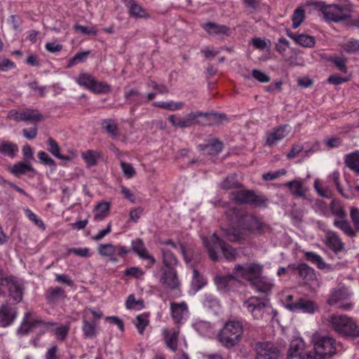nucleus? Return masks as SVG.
I'll use <instances>...</instances> for the list:
<instances>
[{
	"label": "nucleus",
	"instance_id": "1",
	"mask_svg": "<svg viewBox=\"0 0 359 359\" xmlns=\"http://www.w3.org/2000/svg\"><path fill=\"white\" fill-rule=\"evenodd\" d=\"M225 217L229 222V228L226 229L229 240L236 241L241 239V229L252 233H262L264 224L257 217L243 214L237 208H231L226 210Z\"/></svg>",
	"mask_w": 359,
	"mask_h": 359
},
{
	"label": "nucleus",
	"instance_id": "2",
	"mask_svg": "<svg viewBox=\"0 0 359 359\" xmlns=\"http://www.w3.org/2000/svg\"><path fill=\"white\" fill-rule=\"evenodd\" d=\"M329 324L338 335L346 339L359 337V326L356 320L347 315L333 314L329 318Z\"/></svg>",
	"mask_w": 359,
	"mask_h": 359
},
{
	"label": "nucleus",
	"instance_id": "3",
	"mask_svg": "<svg viewBox=\"0 0 359 359\" xmlns=\"http://www.w3.org/2000/svg\"><path fill=\"white\" fill-rule=\"evenodd\" d=\"M208 118L209 121L214 123H219L226 119V116L222 113H203L201 111H192L184 117L177 116L175 114H171L168 120L170 123L177 128H187L198 123L199 117Z\"/></svg>",
	"mask_w": 359,
	"mask_h": 359
},
{
	"label": "nucleus",
	"instance_id": "4",
	"mask_svg": "<svg viewBox=\"0 0 359 359\" xmlns=\"http://www.w3.org/2000/svg\"><path fill=\"white\" fill-rule=\"evenodd\" d=\"M203 243L207 250L208 256L212 261L219 259L218 252H222L224 257L231 261L235 259L236 250L229 244L221 240L215 233L209 237L202 238Z\"/></svg>",
	"mask_w": 359,
	"mask_h": 359
},
{
	"label": "nucleus",
	"instance_id": "5",
	"mask_svg": "<svg viewBox=\"0 0 359 359\" xmlns=\"http://www.w3.org/2000/svg\"><path fill=\"white\" fill-rule=\"evenodd\" d=\"M243 333V326L241 321L229 320L219 332L217 339L221 344L231 348L239 344Z\"/></svg>",
	"mask_w": 359,
	"mask_h": 359
},
{
	"label": "nucleus",
	"instance_id": "6",
	"mask_svg": "<svg viewBox=\"0 0 359 359\" xmlns=\"http://www.w3.org/2000/svg\"><path fill=\"white\" fill-rule=\"evenodd\" d=\"M285 306L287 310L294 313L313 314L318 311V306L314 301L304 297L294 300L292 295L287 296Z\"/></svg>",
	"mask_w": 359,
	"mask_h": 359
},
{
	"label": "nucleus",
	"instance_id": "7",
	"mask_svg": "<svg viewBox=\"0 0 359 359\" xmlns=\"http://www.w3.org/2000/svg\"><path fill=\"white\" fill-rule=\"evenodd\" d=\"M231 199L239 204H248L255 208L266 205V198L262 195L257 194L254 190L241 189L233 191Z\"/></svg>",
	"mask_w": 359,
	"mask_h": 359
},
{
	"label": "nucleus",
	"instance_id": "8",
	"mask_svg": "<svg viewBox=\"0 0 359 359\" xmlns=\"http://www.w3.org/2000/svg\"><path fill=\"white\" fill-rule=\"evenodd\" d=\"M352 294L349 290L344 286L332 289L327 303L331 306H337L344 311H351L354 304L352 302L344 303V301L350 299Z\"/></svg>",
	"mask_w": 359,
	"mask_h": 359
},
{
	"label": "nucleus",
	"instance_id": "9",
	"mask_svg": "<svg viewBox=\"0 0 359 359\" xmlns=\"http://www.w3.org/2000/svg\"><path fill=\"white\" fill-rule=\"evenodd\" d=\"M76 82L95 94L108 93L111 86L102 81H97L92 75L87 73H81L76 79Z\"/></svg>",
	"mask_w": 359,
	"mask_h": 359
},
{
	"label": "nucleus",
	"instance_id": "10",
	"mask_svg": "<svg viewBox=\"0 0 359 359\" xmlns=\"http://www.w3.org/2000/svg\"><path fill=\"white\" fill-rule=\"evenodd\" d=\"M287 359H324V357L315 348L312 351L304 353V343L302 339H297L290 343Z\"/></svg>",
	"mask_w": 359,
	"mask_h": 359
},
{
	"label": "nucleus",
	"instance_id": "11",
	"mask_svg": "<svg viewBox=\"0 0 359 359\" xmlns=\"http://www.w3.org/2000/svg\"><path fill=\"white\" fill-rule=\"evenodd\" d=\"M320 11L323 13L326 22H338L346 20L350 18L348 13L341 6L336 4L326 5L319 2Z\"/></svg>",
	"mask_w": 359,
	"mask_h": 359
},
{
	"label": "nucleus",
	"instance_id": "12",
	"mask_svg": "<svg viewBox=\"0 0 359 359\" xmlns=\"http://www.w3.org/2000/svg\"><path fill=\"white\" fill-rule=\"evenodd\" d=\"M97 252L102 257H108L111 262L116 263L118 261L116 256L124 258L130 252V250L121 245L104 243L98 245Z\"/></svg>",
	"mask_w": 359,
	"mask_h": 359
},
{
	"label": "nucleus",
	"instance_id": "13",
	"mask_svg": "<svg viewBox=\"0 0 359 359\" xmlns=\"http://www.w3.org/2000/svg\"><path fill=\"white\" fill-rule=\"evenodd\" d=\"M316 205L319 208L320 215L324 217H329L330 212L331 214L339 219H343L346 217V212L344 207L339 200L333 199L329 205L326 202L318 200L316 202Z\"/></svg>",
	"mask_w": 359,
	"mask_h": 359
},
{
	"label": "nucleus",
	"instance_id": "14",
	"mask_svg": "<svg viewBox=\"0 0 359 359\" xmlns=\"http://www.w3.org/2000/svg\"><path fill=\"white\" fill-rule=\"evenodd\" d=\"M290 132V127L287 124L278 126L265 133L264 144L273 147L280 141L283 140Z\"/></svg>",
	"mask_w": 359,
	"mask_h": 359
},
{
	"label": "nucleus",
	"instance_id": "15",
	"mask_svg": "<svg viewBox=\"0 0 359 359\" xmlns=\"http://www.w3.org/2000/svg\"><path fill=\"white\" fill-rule=\"evenodd\" d=\"M1 286H6L8 289L9 296L16 303L22 299L24 287L23 284L15 277L11 276L6 277V279H1Z\"/></svg>",
	"mask_w": 359,
	"mask_h": 359
},
{
	"label": "nucleus",
	"instance_id": "16",
	"mask_svg": "<svg viewBox=\"0 0 359 359\" xmlns=\"http://www.w3.org/2000/svg\"><path fill=\"white\" fill-rule=\"evenodd\" d=\"M338 346L336 340L330 337H323L314 344L315 350L324 358L334 355L337 351Z\"/></svg>",
	"mask_w": 359,
	"mask_h": 359
},
{
	"label": "nucleus",
	"instance_id": "17",
	"mask_svg": "<svg viewBox=\"0 0 359 359\" xmlns=\"http://www.w3.org/2000/svg\"><path fill=\"white\" fill-rule=\"evenodd\" d=\"M234 270L237 275L241 276L252 283L260 277L262 266L255 263L250 264L247 266L237 264Z\"/></svg>",
	"mask_w": 359,
	"mask_h": 359
},
{
	"label": "nucleus",
	"instance_id": "18",
	"mask_svg": "<svg viewBox=\"0 0 359 359\" xmlns=\"http://www.w3.org/2000/svg\"><path fill=\"white\" fill-rule=\"evenodd\" d=\"M245 308L255 319H262L264 316L266 304L257 297H251L243 302Z\"/></svg>",
	"mask_w": 359,
	"mask_h": 359
},
{
	"label": "nucleus",
	"instance_id": "19",
	"mask_svg": "<svg viewBox=\"0 0 359 359\" xmlns=\"http://www.w3.org/2000/svg\"><path fill=\"white\" fill-rule=\"evenodd\" d=\"M171 317L176 324H184L189 318L188 305L185 302L170 304Z\"/></svg>",
	"mask_w": 359,
	"mask_h": 359
},
{
	"label": "nucleus",
	"instance_id": "20",
	"mask_svg": "<svg viewBox=\"0 0 359 359\" xmlns=\"http://www.w3.org/2000/svg\"><path fill=\"white\" fill-rule=\"evenodd\" d=\"M160 272L159 281L164 287L175 290L179 287L180 282L175 269L161 267Z\"/></svg>",
	"mask_w": 359,
	"mask_h": 359
},
{
	"label": "nucleus",
	"instance_id": "21",
	"mask_svg": "<svg viewBox=\"0 0 359 359\" xmlns=\"http://www.w3.org/2000/svg\"><path fill=\"white\" fill-rule=\"evenodd\" d=\"M256 351L260 359H278L280 355L279 350L271 342H259L257 344Z\"/></svg>",
	"mask_w": 359,
	"mask_h": 359
},
{
	"label": "nucleus",
	"instance_id": "22",
	"mask_svg": "<svg viewBox=\"0 0 359 359\" xmlns=\"http://www.w3.org/2000/svg\"><path fill=\"white\" fill-rule=\"evenodd\" d=\"M18 312L15 306L10 304H4L0 306V326L6 327L11 325L17 318Z\"/></svg>",
	"mask_w": 359,
	"mask_h": 359
},
{
	"label": "nucleus",
	"instance_id": "23",
	"mask_svg": "<svg viewBox=\"0 0 359 359\" xmlns=\"http://www.w3.org/2000/svg\"><path fill=\"white\" fill-rule=\"evenodd\" d=\"M131 250L140 259L148 261L151 265H154L156 263V259L149 253L142 238H137L131 241Z\"/></svg>",
	"mask_w": 359,
	"mask_h": 359
},
{
	"label": "nucleus",
	"instance_id": "24",
	"mask_svg": "<svg viewBox=\"0 0 359 359\" xmlns=\"http://www.w3.org/2000/svg\"><path fill=\"white\" fill-rule=\"evenodd\" d=\"M215 283L217 289L222 292H227L233 290L238 283L233 275L217 276L215 278Z\"/></svg>",
	"mask_w": 359,
	"mask_h": 359
},
{
	"label": "nucleus",
	"instance_id": "25",
	"mask_svg": "<svg viewBox=\"0 0 359 359\" xmlns=\"http://www.w3.org/2000/svg\"><path fill=\"white\" fill-rule=\"evenodd\" d=\"M325 245L335 254H338L344 249V244L337 232L332 230L325 231Z\"/></svg>",
	"mask_w": 359,
	"mask_h": 359
},
{
	"label": "nucleus",
	"instance_id": "26",
	"mask_svg": "<svg viewBox=\"0 0 359 359\" xmlns=\"http://www.w3.org/2000/svg\"><path fill=\"white\" fill-rule=\"evenodd\" d=\"M32 313L27 312L25 315V318L23 320V325L20 328V331L21 333L27 334L29 331L36 327L38 325H43L47 327H52L55 325L57 323L53 322H45L41 319H32Z\"/></svg>",
	"mask_w": 359,
	"mask_h": 359
},
{
	"label": "nucleus",
	"instance_id": "27",
	"mask_svg": "<svg viewBox=\"0 0 359 359\" xmlns=\"http://www.w3.org/2000/svg\"><path fill=\"white\" fill-rule=\"evenodd\" d=\"M303 252L304 259L316 266L318 269L325 271V272L334 271L332 265L325 262L323 258L318 253L311 251H305Z\"/></svg>",
	"mask_w": 359,
	"mask_h": 359
},
{
	"label": "nucleus",
	"instance_id": "28",
	"mask_svg": "<svg viewBox=\"0 0 359 359\" xmlns=\"http://www.w3.org/2000/svg\"><path fill=\"white\" fill-rule=\"evenodd\" d=\"M123 2L128 8V13L131 17L144 19L150 18L147 11L135 0H123Z\"/></svg>",
	"mask_w": 359,
	"mask_h": 359
},
{
	"label": "nucleus",
	"instance_id": "29",
	"mask_svg": "<svg viewBox=\"0 0 359 359\" xmlns=\"http://www.w3.org/2000/svg\"><path fill=\"white\" fill-rule=\"evenodd\" d=\"M203 29L210 35H217L219 36H229L231 34V30L229 27L224 25H219L213 22H208L202 26Z\"/></svg>",
	"mask_w": 359,
	"mask_h": 359
},
{
	"label": "nucleus",
	"instance_id": "30",
	"mask_svg": "<svg viewBox=\"0 0 359 359\" xmlns=\"http://www.w3.org/2000/svg\"><path fill=\"white\" fill-rule=\"evenodd\" d=\"M47 145L48 146V151L55 157L66 161H72L76 156V154L74 151H69L71 155H62L60 154L61 148L58 143L52 137H49L47 140Z\"/></svg>",
	"mask_w": 359,
	"mask_h": 359
},
{
	"label": "nucleus",
	"instance_id": "31",
	"mask_svg": "<svg viewBox=\"0 0 359 359\" xmlns=\"http://www.w3.org/2000/svg\"><path fill=\"white\" fill-rule=\"evenodd\" d=\"M66 297L65 291L60 287H49L45 293L46 299L50 304H55L60 300H64Z\"/></svg>",
	"mask_w": 359,
	"mask_h": 359
},
{
	"label": "nucleus",
	"instance_id": "32",
	"mask_svg": "<svg viewBox=\"0 0 359 359\" xmlns=\"http://www.w3.org/2000/svg\"><path fill=\"white\" fill-rule=\"evenodd\" d=\"M287 35L293 39L296 43L304 47L311 48L314 46L316 43L315 38L308 34H296L290 30H287Z\"/></svg>",
	"mask_w": 359,
	"mask_h": 359
},
{
	"label": "nucleus",
	"instance_id": "33",
	"mask_svg": "<svg viewBox=\"0 0 359 359\" xmlns=\"http://www.w3.org/2000/svg\"><path fill=\"white\" fill-rule=\"evenodd\" d=\"M124 97L127 102L134 105L132 110H135V107H139L144 102L142 94L135 88L125 89Z\"/></svg>",
	"mask_w": 359,
	"mask_h": 359
},
{
	"label": "nucleus",
	"instance_id": "34",
	"mask_svg": "<svg viewBox=\"0 0 359 359\" xmlns=\"http://www.w3.org/2000/svg\"><path fill=\"white\" fill-rule=\"evenodd\" d=\"M162 253V267L168 269H175L178 263V260L174 253L169 249L162 248L161 249Z\"/></svg>",
	"mask_w": 359,
	"mask_h": 359
},
{
	"label": "nucleus",
	"instance_id": "35",
	"mask_svg": "<svg viewBox=\"0 0 359 359\" xmlns=\"http://www.w3.org/2000/svg\"><path fill=\"white\" fill-rule=\"evenodd\" d=\"M179 338V331H174L170 334L167 330L163 331V339L166 347L172 352H175L177 349Z\"/></svg>",
	"mask_w": 359,
	"mask_h": 359
},
{
	"label": "nucleus",
	"instance_id": "36",
	"mask_svg": "<svg viewBox=\"0 0 359 359\" xmlns=\"http://www.w3.org/2000/svg\"><path fill=\"white\" fill-rule=\"evenodd\" d=\"M199 147L208 154L216 156L222 151L224 144L221 141L217 139H212L210 140L208 144L199 145Z\"/></svg>",
	"mask_w": 359,
	"mask_h": 359
},
{
	"label": "nucleus",
	"instance_id": "37",
	"mask_svg": "<svg viewBox=\"0 0 359 359\" xmlns=\"http://www.w3.org/2000/svg\"><path fill=\"white\" fill-rule=\"evenodd\" d=\"M333 225L351 238L355 237L358 232L351 227L350 222L346 218L334 219Z\"/></svg>",
	"mask_w": 359,
	"mask_h": 359
},
{
	"label": "nucleus",
	"instance_id": "38",
	"mask_svg": "<svg viewBox=\"0 0 359 359\" xmlns=\"http://www.w3.org/2000/svg\"><path fill=\"white\" fill-rule=\"evenodd\" d=\"M101 126L111 139H116L119 136V129L114 120L111 118L104 119L101 123Z\"/></svg>",
	"mask_w": 359,
	"mask_h": 359
},
{
	"label": "nucleus",
	"instance_id": "39",
	"mask_svg": "<svg viewBox=\"0 0 359 359\" xmlns=\"http://www.w3.org/2000/svg\"><path fill=\"white\" fill-rule=\"evenodd\" d=\"M43 119V116L36 109H25L22 110V121L39 122Z\"/></svg>",
	"mask_w": 359,
	"mask_h": 359
},
{
	"label": "nucleus",
	"instance_id": "40",
	"mask_svg": "<svg viewBox=\"0 0 359 359\" xmlns=\"http://www.w3.org/2000/svg\"><path fill=\"white\" fill-rule=\"evenodd\" d=\"M346 166L357 175H359V152H353L345 158Z\"/></svg>",
	"mask_w": 359,
	"mask_h": 359
},
{
	"label": "nucleus",
	"instance_id": "41",
	"mask_svg": "<svg viewBox=\"0 0 359 359\" xmlns=\"http://www.w3.org/2000/svg\"><path fill=\"white\" fill-rule=\"evenodd\" d=\"M18 151L17 144L13 142L4 141L0 144V154L4 156L13 158Z\"/></svg>",
	"mask_w": 359,
	"mask_h": 359
},
{
	"label": "nucleus",
	"instance_id": "42",
	"mask_svg": "<svg viewBox=\"0 0 359 359\" xmlns=\"http://www.w3.org/2000/svg\"><path fill=\"white\" fill-rule=\"evenodd\" d=\"M295 270L299 276L305 280H312L315 276L314 269L305 263L299 264Z\"/></svg>",
	"mask_w": 359,
	"mask_h": 359
},
{
	"label": "nucleus",
	"instance_id": "43",
	"mask_svg": "<svg viewBox=\"0 0 359 359\" xmlns=\"http://www.w3.org/2000/svg\"><path fill=\"white\" fill-rule=\"evenodd\" d=\"M152 105L155 107H158L169 111H177L184 107V103L183 102H174L170 100L168 102H153Z\"/></svg>",
	"mask_w": 359,
	"mask_h": 359
},
{
	"label": "nucleus",
	"instance_id": "44",
	"mask_svg": "<svg viewBox=\"0 0 359 359\" xmlns=\"http://www.w3.org/2000/svg\"><path fill=\"white\" fill-rule=\"evenodd\" d=\"M110 203L108 202L102 201L99 203L95 208V212L94 218L97 221L102 220L105 218L109 212Z\"/></svg>",
	"mask_w": 359,
	"mask_h": 359
},
{
	"label": "nucleus",
	"instance_id": "45",
	"mask_svg": "<svg viewBox=\"0 0 359 359\" xmlns=\"http://www.w3.org/2000/svg\"><path fill=\"white\" fill-rule=\"evenodd\" d=\"M9 171L11 173L18 177L21 175H24L27 172L33 171V168L29 163L18 162L10 168Z\"/></svg>",
	"mask_w": 359,
	"mask_h": 359
},
{
	"label": "nucleus",
	"instance_id": "46",
	"mask_svg": "<svg viewBox=\"0 0 359 359\" xmlns=\"http://www.w3.org/2000/svg\"><path fill=\"white\" fill-rule=\"evenodd\" d=\"M242 184L238 181L237 175L235 174L227 176L220 184V187L224 190L238 189Z\"/></svg>",
	"mask_w": 359,
	"mask_h": 359
},
{
	"label": "nucleus",
	"instance_id": "47",
	"mask_svg": "<svg viewBox=\"0 0 359 359\" xmlns=\"http://www.w3.org/2000/svg\"><path fill=\"white\" fill-rule=\"evenodd\" d=\"M81 156L87 167L90 168L97 165V159L100 158V154L96 151L88 150L82 153Z\"/></svg>",
	"mask_w": 359,
	"mask_h": 359
},
{
	"label": "nucleus",
	"instance_id": "48",
	"mask_svg": "<svg viewBox=\"0 0 359 359\" xmlns=\"http://www.w3.org/2000/svg\"><path fill=\"white\" fill-rule=\"evenodd\" d=\"M253 287L259 293L268 294L271 292L273 285L260 277L252 283Z\"/></svg>",
	"mask_w": 359,
	"mask_h": 359
},
{
	"label": "nucleus",
	"instance_id": "49",
	"mask_svg": "<svg viewBox=\"0 0 359 359\" xmlns=\"http://www.w3.org/2000/svg\"><path fill=\"white\" fill-rule=\"evenodd\" d=\"M306 18L305 9L303 6L297 7L292 16V27L297 29L303 22Z\"/></svg>",
	"mask_w": 359,
	"mask_h": 359
},
{
	"label": "nucleus",
	"instance_id": "50",
	"mask_svg": "<svg viewBox=\"0 0 359 359\" xmlns=\"http://www.w3.org/2000/svg\"><path fill=\"white\" fill-rule=\"evenodd\" d=\"M149 324V316L147 313L138 315L135 319V327L140 334H144L146 327Z\"/></svg>",
	"mask_w": 359,
	"mask_h": 359
},
{
	"label": "nucleus",
	"instance_id": "51",
	"mask_svg": "<svg viewBox=\"0 0 359 359\" xmlns=\"http://www.w3.org/2000/svg\"><path fill=\"white\" fill-rule=\"evenodd\" d=\"M286 187L292 191L293 195L297 197H304V191L303 189L302 182L299 180H293L288 182Z\"/></svg>",
	"mask_w": 359,
	"mask_h": 359
},
{
	"label": "nucleus",
	"instance_id": "52",
	"mask_svg": "<svg viewBox=\"0 0 359 359\" xmlns=\"http://www.w3.org/2000/svg\"><path fill=\"white\" fill-rule=\"evenodd\" d=\"M125 304L128 309L140 310L144 306V301L142 299L137 300L133 294H131L128 297Z\"/></svg>",
	"mask_w": 359,
	"mask_h": 359
},
{
	"label": "nucleus",
	"instance_id": "53",
	"mask_svg": "<svg viewBox=\"0 0 359 359\" xmlns=\"http://www.w3.org/2000/svg\"><path fill=\"white\" fill-rule=\"evenodd\" d=\"M342 48L348 53H359V40H348L343 43Z\"/></svg>",
	"mask_w": 359,
	"mask_h": 359
},
{
	"label": "nucleus",
	"instance_id": "54",
	"mask_svg": "<svg viewBox=\"0 0 359 359\" xmlns=\"http://www.w3.org/2000/svg\"><path fill=\"white\" fill-rule=\"evenodd\" d=\"M25 214L26 217L32 222L34 223L39 228L42 230L46 229V225L44 222L40 219L32 210L27 208L25 210Z\"/></svg>",
	"mask_w": 359,
	"mask_h": 359
},
{
	"label": "nucleus",
	"instance_id": "55",
	"mask_svg": "<svg viewBox=\"0 0 359 359\" xmlns=\"http://www.w3.org/2000/svg\"><path fill=\"white\" fill-rule=\"evenodd\" d=\"M330 61L341 72L346 74L347 72L346 60L341 57H334L330 59Z\"/></svg>",
	"mask_w": 359,
	"mask_h": 359
},
{
	"label": "nucleus",
	"instance_id": "56",
	"mask_svg": "<svg viewBox=\"0 0 359 359\" xmlns=\"http://www.w3.org/2000/svg\"><path fill=\"white\" fill-rule=\"evenodd\" d=\"M89 54L90 51L77 53L72 58L69 60L67 67H71L76 64L84 62Z\"/></svg>",
	"mask_w": 359,
	"mask_h": 359
},
{
	"label": "nucleus",
	"instance_id": "57",
	"mask_svg": "<svg viewBox=\"0 0 359 359\" xmlns=\"http://www.w3.org/2000/svg\"><path fill=\"white\" fill-rule=\"evenodd\" d=\"M69 327L67 325H60L52 331L54 332L55 337L60 341H65L68 335Z\"/></svg>",
	"mask_w": 359,
	"mask_h": 359
},
{
	"label": "nucleus",
	"instance_id": "58",
	"mask_svg": "<svg viewBox=\"0 0 359 359\" xmlns=\"http://www.w3.org/2000/svg\"><path fill=\"white\" fill-rule=\"evenodd\" d=\"M121 168L124 174V176L128 179H131L136 175V171L131 163L121 161Z\"/></svg>",
	"mask_w": 359,
	"mask_h": 359
},
{
	"label": "nucleus",
	"instance_id": "59",
	"mask_svg": "<svg viewBox=\"0 0 359 359\" xmlns=\"http://www.w3.org/2000/svg\"><path fill=\"white\" fill-rule=\"evenodd\" d=\"M314 188L318 195H320L322 197L325 198H330V189L327 187H324L322 186L321 182L316 179L314 181Z\"/></svg>",
	"mask_w": 359,
	"mask_h": 359
},
{
	"label": "nucleus",
	"instance_id": "60",
	"mask_svg": "<svg viewBox=\"0 0 359 359\" xmlns=\"http://www.w3.org/2000/svg\"><path fill=\"white\" fill-rule=\"evenodd\" d=\"M38 158L41 163L50 167H55V161L51 158L45 151H40L38 152Z\"/></svg>",
	"mask_w": 359,
	"mask_h": 359
},
{
	"label": "nucleus",
	"instance_id": "61",
	"mask_svg": "<svg viewBox=\"0 0 359 359\" xmlns=\"http://www.w3.org/2000/svg\"><path fill=\"white\" fill-rule=\"evenodd\" d=\"M286 173V170L283 168L275 172H269L264 173L262 176V178L266 181H272L280 177V176L285 175Z\"/></svg>",
	"mask_w": 359,
	"mask_h": 359
},
{
	"label": "nucleus",
	"instance_id": "62",
	"mask_svg": "<svg viewBox=\"0 0 359 359\" xmlns=\"http://www.w3.org/2000/svg\"><path fill=\"white\" fill-rule=\"evenodd\" d=\"M83 332L86 337H92L95 335V327L93 323L88 322L86 320H83Z\"/></svg>",
	"mask_w": 359,
	"mask_h": 359
},
{
	"label": "nucleus",
	"instance_id": "63",
	"mask_svg": "<svg viewBox=\"0 0 359 359\" xmlns=\"http://www.w3.org/2000/svg\"><path fill=\"white\" fill-rule=\"evenodd\" d=\"M144 271L140 268L137 266H131L127 268L124 271V274L126 276H130L135 278H140L144 275Z\"/></svg>",
	"mask_w": 359,
	"mask_h": 359
},
{
	"label": "nucleus",
	"instance_id": "64",
	"mask_svg": "<svg viewBox=\"0 0 359 359\" xmlns=\"http://www.w3.org/2000/svg\"><path fill=\"white\" fill-rule=\"evenodd\" d=\"M350 217L353 224L354 229L356 231H359V209L358 208H352L350 211Z\"/></svg>",
	"mask_w": 359,
	"mask_h": 359
}]
</instances>
